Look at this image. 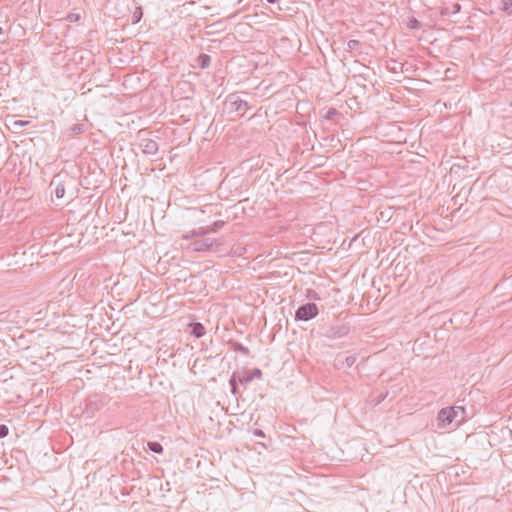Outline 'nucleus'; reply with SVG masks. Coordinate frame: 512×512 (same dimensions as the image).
<instances>
[{
  "mask_svg": "<svg viewBox=\"0 0 512 512\" xmlns=\"http://www.w3.org/2000/svg\"><path fill=\"white\" fill-rule=\"evenodd\" d=\"M465 409L462 406H452L442 408L437 416V419L443 425H449L452 422L461 423L465 419Z\"/></svg>",
  "mask_w": 512,
  "mask_h": 512,
  "instance_id": "nucleus-1",
  "label": "nucleus"
},
{
  "mask_svg": "<svg viewBox=\"0 0 512 512\" xmlns=\"http://www.w3.org/2000/svg\"><path fill=\"white\" fill-rule=\"evenodd\" d=\"M222 244L221 241L214 239V238H203V239H196L192 241L188 245V249L193 252H204L211 250L214 246L218 247Z\"/></svg>",
  "mask_w": 512,
  "mask_h": 512,
  "instance_id": "nucleus-2",
  "label": "nucleus"
},
{
  "mask_svg": "<svg viewBox=\"0 0 512 512\" xmlns=\"http://www.w3.org/2000/svg\"><path fill=\"white\" fill-rule=\"evenodd\" d=\"M319 313L315 303H306L297 308L295 311V319L298 321H309L315 318Z\"/></svg>",
  "mask_w": 512,
  "mask_h": 512,
  "instance_id": "nucleus-3",
  "label": "nucleus"
},
{
  "mask_svg": "<svg viewBox=\"0 0 512 512\" xmlns=\"http://www.w3.org/2000/svg\"><path fill=\"white\" fill-rule=\"evenodd\" d=\"M105 405L104 398L98 394L89 396L86 399V404L83 413L87 417H92L96 412L100 411Z\"/></svg>",
  "mask_w": 512,
  "mask_h": 512,
  "instance_id": "nucleus-4",
  "label": "nucleus"
},
{
  "mask_svg": "<svg viewBox=\"0 0 512 512\" xmlns=\"http://www.w3.org/2000/svg\"><path fill=\"white\" fill-rule=\"evenodd\" d=\"M226 102L230 106L231 112H241V116H243L246 110L249 108L247 101L242 100L235 93L229 94L226 98Z\"/></svg>",
  "mask_w": 512,
  "mask_h": 512,
  "instance_id": "nucleus-5",
  "label": "nucleus"
},
{
  "mask_svg": "<svg viewBox=\"0 0 512 512\" xmlns=\"http://www.w3.org/2000/svg\"><path fill=\"white\" fill-rule=\"evenodd\" d=\"M139 146L146 155H155L159 149L158 143L151 138H142Z\"/></svg>",
  "mask_w": 512,
  "mask_h": 512,
  "instance_id": "nucleus-6",
  "label": "nucleus"
},
{
  "mask_svg": "<svg viewBox=\"0 0 512 512\" xmlns=\"http://www.w3.org/2000/svg\"><path fill=\"white\" fill-rule=\"evenodd\" d=\"M349 328L346 325L331 326L326 332L325 336L329 339H339L346 336Z\"/></svg>",
  "mask_w": 512,
  "mask_h": 512,
  "instance_id": "nucleus-7",
  "label": "nucleus"
},
{
  "mask_svg": "<svg viewBox=\"0 0 512 512\" xmlns=\"http://www.w3.org/2000/svg\"><path fill=\"white\" fill-rule=\"evenodd\" d=\"M262 377V371L259 368H254L251 372H238L239 383L242 385H247L253 379H260Z\"/></svg>",
  "mask_w": 512,
  "mask_h": 512,
  "instance_id": "nucleus-8",
  "label": "nucleus"
},
{
  "mask_svg": "<svg viewBox=\"0 0 512 512\" xmlns=\"http://www.w3.org/2000/svg\"><path fill=\"white\" fill-rule=\"evenodd\" d=\"M86 130V126L83 123H75L68 129V136L74 138L80 134H83Z\"/></svg>",
  "mask_w": 512,
  "mask_h": 512,
  "instance_id": "nucleus-9",
  "label": "nucleus"
},
{
  "mask_svg": "<svg viewBox=\"0 0 512 512\" xmlns=\"http://www.w3.org/2000/svg\"><path fill=\"white\" fill-rule=\"evenodd\" d=\"M228 345L231 347V349L233 351L239 352V353L243 354L244 356H249V354H250V350L237 341L230 340L228 342Z\"/></svg>",
  "mask_w": 512,
  "mask_h": 512,
  "instance_id": "nucleus-10",
  "label": "nucleus"
},
{
  "mask_svg": "<svg viewBox=\"0 0 512 512\" xmlns=\"http://www.w3.org/2000/svg\"><path fill=\"white\" fill-rule=\"evenodd\" d=\"M191 327V330H190V333L196 337V338H200L202 337L204 334H205V328L204 326L199 323V322H194L190 325Z\"/></svg>",
  "mask_w": 512,
  "mask_h": 512,
  "instance_id": "nucleus-11",
  "label": "nucleus"
},
{
  "mask_svg": "<svg viewBox=\"0 0 512 512\" xmlns=\"http://www.w3.org/2000/svg\"><path fill=\"white\" fill-rule=\"evenodd\" d=\"M209 233V229L207 227H200L198 229L192 230L190 234L183 235V239H192L195 237H202Z\"/></svg>",
  "mask_w": 512,
  "mask_h": 512,
  "instance_id": "nucleus-12",
  "label": "nucleus"
},
{
  "mask_svg": "<svg viewBox=\"0 0 512 512\" xmlns=\"http://www.w3.org/2000/svg\"><path fill=\"white\" fill-rule=\"evenodd\" d=\"M461 11V5L459 3H453L451 6L442 9V15L457 14Z\"/></svg>",
  "mask_w": 512,
  "mask_h": 512,
  "instance_id": "nucleus-13",
  "label": "nucleus"
},
{
  "mask_svg": "<svg viewBox=\"0 0 512 512\" xmlns=\"http://www.w3.org/2000/svg\"><path fill=\"white\" fill-rule=\"evenodd\" d=\"M50 185H51V186H52V185H55V191H54V193H55V196H56L57 198H62V197L64 196V194H65V187H64V185H63L61 182H57V181H56V179H53V180L51 181V184H50Z\"/></svg>",
  "mask_w": 512,
  "mask_h": 512,
  "instance_id": "nucleus-14",
  "label": "nucleus"
},
{
  "mask_svg": "<svg viewBox=\"0 0 512 512\" xmlns=\"http://www.w3.org/2000/svg\"><path fill=\"white\" fill-rule=\"evenodd\" d=\"M147 447L150 451L156 454H162L163 453V446L156 441L148 442Z\"/></svg>",
  "mask_w": 512,
  "mask_h": 512,
  "instance_id": "nucleus-15",
  "label": "nucleus"
},
{
  "mask_svg": "<svg viewBox=\"0 0 512 512\" xmlns=\"http://www.w3.org/2000/svg\"><path fill=\"white\" fill-rule=\"evenodd\" d=\"M211 58L208 54H200L198 57V64L201 68H207L210 65Z\"/></svg>",
  "mask_w": 512,
  "mask_h": 512,
  "instance_id": "nucleus-16",
  "label": "nucleus"
},
{
  "mask_svg": "<svg viewBox=\"0 0 512 512\" xmlns=\"http://www.w3.org/2000/svg\"><path fill=\"white\" fill-rule=\"evenodd\" d=\"M142 16H143L142 8L137 7L132 15V23L133 24L138 23L141 20Z\"/></svg>",
  "mask_w": 512,
  "mask_h": 512,
  "instance_id": "nucleus-17",
  "label": "nucleus"
},
{
  "mask_svg": "<svg viewBox=\"0 0 512 512\" xmlns=\"http://www.w3.org/2000/svg\"><path fill=\"white\" fill-rule=\"evenodd\" d=\"M235 377H238V372H234L229 380V385L231 387L232 394H237V386L238 384L235 383Z\"/></svg>",
  "mask_w": 512,
  "mask_h": 512,
  "instance_id": "nucleus-18",
  "label": "nucleus"
},
{
  "mask_svg": "<svg viewBox=\"0 0 512 512\" xmlns=\"http://www.w3.org/2000/svg\"><path fill=\"white\" fill-rule=\"evenodd\" d=\"M223 226H224V221L218 220V221H215L212 225L207 226V229H209V232H216Z\"/></svg>",
  "mask_w": 512,
  "mask_h": 512,
  "instance_id": "nucleus-19",
  "label": "nucleus"
},
{
  "mask_svg": "<svg viewBox=\"0 0 512 512\" xmlns=\"http://www.w3.org/2000/svg\"><path fill=\"white\" fill-rule=\"evenodd\" d=\"M360 46V41L356 39H351L347 42L348 50H356Z\"/></svg>",
  "mask_w": 512,
  "mask_h": 512,
  "instance_id": "nucleus-20",
  "label": "nucleus"
},
{
  "mask_svg": "<svg viewBox=\"0 0 512 512\" xmlns=\"http://www.w3.org/2000/svg\"><path fill=\"white\" fill-rule=\"evenodd\" d=\"M408 28L410 29H419L420 28V22L416 18H411L407 24Z\"/></svg>",
  "mask_w": 512,
  "mask_h": 512,
  "instance_id": "nucleus-21",
  "label": "nucleus"
},
{
  "mask_svg": "<svg viewBox=\"0 0 512 512\" xmlns=\"http://www.w3.org/2000/svg\"><path fill=\"white\" fill-rule=\"evenodd\" d=\"M9 428L5 424H0V438H4L8 435Z\"/></svg>",
  "mask_w": 512,
  "mask_h": 512,
  "instance_id": "nucleus-22",
  "label": "nucleus"
},
{
  "mask_svg": "<svg viewBox=\"0 0 512 512\" xmlns=\"http://www.w3.org/2000/svg\"><path fill=\"white\" fill-rule=\"evenodd\" d=\"M355 361H356V357L353 355L347 356L345 359V363H346L347 367L353 366Z\"/></svg>",
  "mask_w": 512,
  "mask_h": 512,
  "instance_id": "nucleus-23",
  "label": "nucleus"
},
{
  "mask_svg": "<svg viewBox=\"0 0 512 512\" xmlns=\"http://www.w3.org/2000/svg\"><path fill=\"white\" fill-rule=\"evenodd\" d=\"M502 10L507 11L512 6V0H501Z\"/></svg>",
  "mask_w": 512,
  "mask_h": 512,
  "instance_id": "nucleus-24",
  "label": "nucleus"
},
{
  "mask_svg": "<svg viewBox=\"0 0 512 512\" xmlns=\"http://www.w3.org/2000/svg\"><path fill=\"white\" fill-rule=\"evenodd\" d=\"M80 18V16L78 14H74V13H71L69 14L66 19L69 21V22H75V21H78Z\"/></svg>",
  "mask_w": 512,
  "mask_h": 512,
  "instance_id": "nucleus-25",
  "label": "nucleus"
},
{
  "mask_svg": "<svg viewBox=\"0 0 512 512\" xmlns=\"http://www.w3.org/2000/svg\"><path fill=\"white\" fill-rule=\"evenodd\" d=\"M338 112L335 108H331L328 110L327 114H326V118L327 119H332L335 115H337Z\"/></svg>",
  "mask_w": 512,
  "mask_h": 512,
  "instance_id": "nucleus-26",
  "label": "nucleus"
},
{
  "mask_svg": "<svg viewBox=\"0 0 512 512\" xmlns=\"http://www.w3.org/2000/svg\"><path fill=\"white\" fill-rule=\"evenodd\" d=\"M253 435L258 437V438H264L265 437V433L261 429H255L253 431Z\"/></svg>",
  "mask_w": 512,
  "mask_h": 512,
  "instance_id": "nucleus-27",
  "label": "nucleus"
},
{
  "mask_svg": "<svg viewBox=\"0 0 512 512\" xmlns=\"http://www.w3.org/2000/svg\"><path fill=\"white\" fill-rule=\"evenodd\" d=\"M28 124V121L18 120L15 121L14 126L16 127H23Z\"/></svg>",
  "mask_w": 512,
  "mask_h": 512,
  "instance_id": "nucleus-28",
  "label": "nucleus"
},
{
  "mask_svg": "<svg viewBox=\"0 0 512 512\" xmlns=\"http://www.w3.org/2000/svg\"><path fill=\"white\" fill-rule=\"evenodd\" d=\"M268 3L270 4H274V3H277L279 0H266Z\"/></svg>",
  "mask_w": 512,
  "mask_h": 512,
  "instance_id": "nucleus-29",
  "label": "nucleus"
},
{
  "mask_svg": "<svg viewBox=\"0 0 512 512\" xmlns=\"http://www.w3.org/2000/svg\"><path fill=\"white\" fill-rule=\"evenodd\" d=\"M386 397V395H381L379 396V400H378V403L381 402L382 400H384V398Z\"/></svg>",
  "mask_w": 512,
  "mask_h": 512,
  "instance_id": "nucleus-30",
  "label": "nucleus"
},
{
  "mask_svg": "<svg viewBox=\"0 0 512 512\" xmlns=\"http://www.w3.org/2000/svg\"><path fill=\"white\" fill-rule=\"evenodd\" d=\"M312 292H313V295H314L312 298L318 299V297L316 296L317 295L316 292H314V291H312Z\"/></svg>",
  "mask_w": 512,
  "mask_h": 512,
  "instance_id": "nucleus-31",
  "label": "nucleus"
},
{
  "mask_svg": "<svg viewBox=\"0 0 512 512\" xmlns=\"http://www.w3.org/2000/svg\"><path fill=\"white\" fill-rule=\"evenodd\" d=\"M235 383L238 384L239 383V379L238 377H235Z\"/></svg>",
  "mask_w": 512,
  "mask_h": 512,
  "instance_id": "nucleus-32",
  "label": "nucleus"
},
{
  "mask_svg": "<svg viewBox=\"0 0 512 512\" xmlns=\"http://www.w3.org/2000/svg\"><path fill=\"white\" fill-rule=\"evenodd\" d=\"M2 32H3V30H2V28L0 27V34H2Z\"/></svg>",
  "mask_w": 512,
  "mask_h": 512,
  "instance_id": "nucleus-33",
  "label": "nucleus"
}]
</instances>
